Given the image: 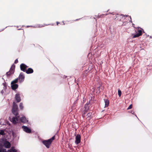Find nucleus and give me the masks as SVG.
I'll list each match as a JSON object with an SVG mask.
<instances>
[{
  "mask_svg": "<svg viewBox=\"0 0 152 152\" xmlns=\"http://www.w3.org/2000/svg\"><path fill=\"white\" fill-rule=\"evenodd\" d=\"M105 104V107H108L109 105V101L107 99H105L104 100Z\"/></svg>",
  "mask_w": 152,
  "mask_h": 152,
  "instance_id": "2eb2a0df",
  "label": "nucleus"
},
{
  "mask_svg": "<svg viewBox=\"0 0 152 152\" xmlns=\"http://www.w3.org/2000/svg\"><path fill=\"white\" fill-rule=\"evenodd\" d=\"M15 67V66L14 64H13L12 65L9 71L7 72L6 73L7 76H10L11 75L13 74Z\"/></svg>",
  "mask_w": 152,
  "mask_h": 152,
  "instance_id": "7ed1b4c3",
  "label": "nucleus"
},
{
  "mask_svg": "<svg viewBox=\"0 0 152 152\" xmlns=\"http://www.w3.org/2000/svg\"><path fill=\"white\" fill-rule=\"evenodd\" d=\"M25 76L23 73H20L18 77L17 78L18 80L20 83L23 82L24 80Z\"/></svg>",
  "mask_w": 152,
  "mask_h": 152,
  "instance_id": "20e7f679",
  "label": "nucleus"
},
{
  "mask_svg": "<svg viewBox=\"0 0 152 152\" xmlns=\"http://www.w3.org/2000/svg\"><path fill=\"white\" fill-rule=\"evenodd\" d=\"M44 26H42L41 27Z\"/></svg>",
  "mask_w": 152,
  "mask_h": 152,
  "instance_id": "cd10ccee",
  "label": "nucleus"
},
{
  "mask_svg": "<svg viewBox=\"0 0 152 152\" xmlns=\"http://www.w3.org/2000/svg\"><path fill=\"white\" fill-rule=\"evenodd\" d=\"M12 151L13 152H16L17 151H16V150L15 149H13L12 150Z\"/></svg>",
  "mask_w": 152,
  "mask_h": 152,
  "instance_id": "393cba45",
  "label": "nucleus"
},
{
  "mask_svg": "<svg viewBox=\"0 0 152 152\" xmlns=\"http://www.w3.org/2000/svg\"><path fill=\"white\" fill-rule=\"evenodd\" d=\"M2 150L1 149H0V152H1Z\"/></svg>",
  "mask_w": 152,
  "mask_h": 152,
  "instance_id": "bb28decb",
  "label": "nucleus"
},
{
  "mask_svg": "<svg viewBox=\"0 0 152 152\" xmlns=\"http://www.w3.org/2000/svg\"><path fill=\"white\" fill-rule=\"evenodd\" d=\"M4 145L5 147L7 148H9L11 147V144L8 141H6L4 143Z\"/></svg>",
  "mask_w": 152,
  "mask_h": 152,
  "instance_id": "1a4fd4ad",
  "label": "nucleus"
},
{
  "mask_svg": "<svg viewBox=\"0 0 152 152\" xmlns=\"http://www.w3.org/2000/svg\"><path fill=\"white\" fill-rule=\"evenodd\" d=\"M137 31L138 33L133 35V36L132 37L133 38L137 37L142 35V31L141 30H138Z\"/></svg>",
  "mask_w": 152,
  "mask_h": 152,
  "instance_id": "0eeeda50",
  "label": "nucleus"
},
{
  "mask_svg": "<svg viewBox=\"0 0 152 152\" xmlns=\"http://www.w3.org/2000/svg\"><path fill=\"white\" fill-rule=\"evenodd\" d=\"M22 128L23 129V130L26 132L28 133H30L31 132V130L27 126H22Z\"/></svg>",
  "mask_w": 152,
  "mask_h": 152,
  "instance_id": "9d476101",
  "label": "nucleus"
},
{
  "mask_svg": "<svg viewBox=\"0 0 152 152\" xmlns=\"http://www.w3.org/2000/svg\"><path fill=\"white\" fill-rule=\"evenodd\" d=\"M132 104H131L128 107V108H127V110L130 109L132 108Z\"/></svg>",
  "mask_w": 152,
  "mask_h": 152,
  "instance_id": "5701e85b",
  "label": "nucleus"
},
{
  "mask_svg": "<svg viewBox=\"0 0 152 152\" xmlns=\"http://www.w3.org/2000/svg\"><path fill=\"white\" fill-rule=\"evenodd\" d=\"M116 17H124V15H116Z\"/></svg>",
  "mask_w": 152,
  "mask_h": 152,
  "instance_id": "4be33fe9",
  "label": "nucleus"
},
{
  "mask_svg": "<svg viewBox=\"0 0 152 152\" xmlns=\"http://www.w3.org/2000/svg\"><path fill=\"white\" fill-rule=\"evenodd\" d=\"M93 114L92 113H89L87 115V118L89 119L91 118L92 117Z\"/></svg>",
  "mask_w": 152,
  "mask_h": 152,
  "instance_id": "dca6fc26",
  "label": "nucleus"
},
{
  "mask_svg": "<svg viewBox=\"0 0 152 152\" xmlns=\"http://www.w3.org/2000/svg\"><path fill=\"white\" fill-rule=\"evenodd\" d=\"M18 111V105L15 102H14L12 110V113L15 116H19Z\"/></svg>",
  "mask_w": 152,
  "mask_h": 152,
  "instance_id": "f03ea898",
  "label": "nucleus"
},
{
  "mask_svg": "<svg viewBox=\"0 0 152 152\" xmlns=\"http://www.w3.org/2000/svg\"><path fill=\"white\" fill-rule=\"evenodd\" d=\"M19 107L20 110H22L23 109V106L22 103H20L19 104Z\"/></svg>",
  "mask_w": 152,
  "mask_h": 152,
  "instance_id": "6ab92c4d",
  "label": "nucleus"
},
{
  "mask_svg": "<svg viewBox=\"0 0 152 152\" xmlns=\"http://www.w3.org/2000/svg\"><path fill=\"white\" fill-rule=\"evenodd\" d=\"M55 136H54L48 140H43L42 141V143L46 146L47 148H50L53 141L55 139Z\"/></svg>",
  "mask_w": 152,
  "mask_h": 152,
  "instance_id": "f257e3e1",
  "label": "nucleus"
},
{
  "mask_svg": "<svg viewBox=\"0 0 152 152\" xmlns=\"http://www.w3.org/2000/svg\"><path fill=\"white\" fill-rule=\"evenodd\" d=\"M18 86L17 84H11V87L12 89L13 90H15L18 87Z\"/></svg>",
  "mask_w": 152,
  "mask_h": 152,
  "instance_id": "4468645a",
  "label": "nucleus"
},
{
  "mask_svg": "<svg viewBox=\"0 0 152 152\" xmlns=\"http://www.w3.org/2000/svg\"><path fill=\"white\" fill-rule=\"evenodd\" d=\"M19 116H16L13 117L10 121L12 122L14 124H16L18 121Z\"/></svg>",
  "mask_w": 152,
  "mask_h": 152,
  "instance_id": "39448f33",
  "label": "nucleus"
},
{
  "mask_svg": "<svg viewBox=\"0 0 152 152\" xmlns=\"http://www.w3.org/2000/svg\"><path fill=\"white\" fill-rule=\"evenodd\" d=\"M5 134L4 133V131L2 130H0V134L2 135H4Z\"/></svg>",
  "mask_w": 152,
  "mask_h": 152,
  "instance_id": "a211bd4d",
  "label": "nucleus"
},
{
  "mask_svg": "<svg viewBox=\"0 0 152 152\" xmlns=\"http://www.w3.org/2000/svg\"><path fill=\"white\" fill-rule=\"evenodd\" d=\"M20 120L23 123H26L28 121L26 118L24 116L20 118Z\"/></svg>",
  "mask_w": 152,
  "mask_h": 152,
  "instance_id": "ddd939ff",
  "label": "nucleus"
},
{
  "mask_svg": "<svg viewBox=\"0 0 152 152\" xmlns=\"http://www.w3.org/2000/svg\"><path fill=\"white\" fill-rule=\"evenodd\" d=\"M15 99L17 102H19L20 101L21 99L20 95L19 93H17L15 95Z\"/></svg>",
  "mask_w": 152,
  "mask_h": 152,
  "instance_id": "9b49d317",
  "label": "nucleus"
},
{
  "mask_svg": "<svg viewBox=\"0 0 152 152\" xmlns=\"http://www.w3.org/2000/svg\"><path fill=\"white\" fill-rule=\"evenodd\" d=\"M20 67L21 71L25 72L28 67V66L25 64L22 63L20 65Z\"/></svg>",
  "mask_w": 152,
  "mask_h": 152,
  "instance_id": "423d86ee",
  "label": "nucleus"
},
{
  "mask_svg": "<svg viewBox=\"0 0 152 152\" xmlns=\"http://www.w3.org/2000/svg\"><path fill=\"white\" fill-rule=\"evenodd\" d=\"M115 16H116L115 15ZM117 17H116V18H115V19H116V18Z\"/></svg>",
  "mask_w": 152,
  "mask_h": 152,
  "instance_id": "c756f323",
  "label": "nucleus"
},
{
  "mask_svg": "<svg viewBox=\"0 0 152 152\" xmlns=\"http://www.w3.org/2000/svg\"><path fill=\"white\" fill-rule=\"evenodd\" d=\"M33 70L31 68H29L26 69L25 72L27 74L32 73L33 72Z\"/></svg>",
  "mask_w": 152,
  "mask_h": 152,
  "instance_id": "f8f14e48",
  "label": "nucleus"
},
{
  "mask_svg": "<svg viewBox=\"0 0 152 152\" xmlns=\"http://www.w3.org/2000/svg\"><path fill=\"white\" fill-rule=\"evenodd\" d=\"M18 62V59H17L15 60V62H14V63L16 64Z\"/></svg>",
  "mask_w": 152,
  "mask_h": 152,
  "instance_id": "b1692460",
  "label": "nucleus"
},
{
  "mask_svg": "<svg viewBox=\"0 0 152 152\" xmlns=\"http://www.w3.org/2000/svg\"><path fill=\"white\" fill-rule=\"evenodd\" d=\"M126 17H127V16H127V15H126Z\"/></svg>",
  "mask_w": 152,
  "mask_h": 152,
  "instance_id": "c85d7f7f",
  "label": "nucleus"
},
{
  "mask_svg": "<svg viewBox=\"0 0 152 152\" xmlns=\"http://www.w3.org/2000/svg\"><path fill=\"white\" fill-rule=\"evenodd\" d=\"M56 23H57V25H58V24L59 23H59V22H57Z\"/></svg>",
  "mask_w": 152,
  "mask_h": 152,
  "instance_id": "a878e982",
  "label": "nucleus"
},
{
  "mask_svg": "<svg viewBox=\"0 0 152 152\" xmlns=\"http://www.w3.org/2000/svg\"><path fill=\"white\" fill-rule=\"evenodd\" d=\"M18 80L17 78L15 79L14 80L11 82V84H16V83H18Z\"/></svg>",
  "mask_w": 152,
  "mask_h": 152,
  "instance_id": "f3484780",
  "label": "nucleus"
},
{
  "mask_svg": "<svg viewBox=\"0 0 152 152\" xmlns=\"http://www.w3.org/2000/svg\"><path fill=\"white\" fill-rule=\"evenodd\" d=\"M81 136L79 134H77L76 137L75 143L76 144H78L80 142Z\"/></svg>",
  "mask_w": 152,
  "mask_h": 152,
  "instance_id": "6e6552de",
  "label": "nucleus"
},
{
  "mask_svg": "<svg viewBox=\"0 0 152 152\" xmlns=\"http://www.w3.org/2000/svg\"><path fill=\"white\" fill-rule=\"evenodd\" d=\"M118 95L119 96V97L121 96V91L120 90H118Z\"/></svg>",
  "mask_w": 152,
  "mask_h": 152,
  "instance_id": "412c9836",
  "label": "nucleus"
},
{
  "mask_svg": "<svg viewBox=\"0 0 152 152\" xmlns=\"http://www.w3.org/2000/svg\"><path fill=\"white\" fill-rule=\"evenodd\" d=\"M79 20V19H76V20Z\"/></svg>",
  "mask_w": 152,
  "mask_h": 152,
  "instance_id": "7c9ffc66",
  "label": "nucleus"
},
{
  "mask_svg": "<svg viewBox=\"0 0 152 152\" xmlns=\"http://www.w3.org/2000/svg\"><path fill=\"white\" fill-rule=\"evenodd\" d=\"M88 72L87 70H85L84 72V73H83V75L85 76H86L88 74Z\"/></svg>",
  "mask_w": 152,
  "mask_h": 152,
  "instance_id": "aec40b11",
  "label": "nucleus"
}]
</instances>
